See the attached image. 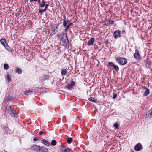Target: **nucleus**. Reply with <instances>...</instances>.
<instances>
[{"label":"nucleus","mask_w":152,"mask_h":152,"mask_svg":"<svg viewBox=\"0 0 152 152\" xmlns=\"http://www.w3.org/2000/svg\"><path fill=\"white\" fill-rule=\"evenodd\" d=\"M151 61L147 59L145 62V66L147 68H150L151 66Z\"/></svg>","instance_id":"nucleus-11"},{"label":"nucleus","mask_w":152,"mask_h":152,"mask_svg":"<svg viewBox=\"0 0 152 152\" xmlns=\"http://www.w3.org/2000/svg\"><path fill=\"white\" fill-rule=\"evenodd\" d=\"M65 88H66L68 89V90H72L73 88V86L70 84H69L67 86H66Z\"/></svg>","instance_id":"nucleus-24"},{"label":"nucleus","mask_w":152,"mask_h":152,"mask_svg":"<svg viewBox=\"0 0 152 152\" xmlns=\"http://www.w3.org/2000/svg\"><path fill=\"white\" fill-rule=\"evenodd\" d=\"M8 110V113L10 116L12 117H15V118H18V117L19 115L18 114L14 113L13 110L11 109V107L10 106L9 107Z\"/></svg>","instance_id":"nucleus-3"},{"label":"nucleus","mask_w":152,"mask_h":152,"mask_svg":"<svg viewBox=\"0 0 152 152\" xmlns=\"http://www.w3.org/2000/svg\"><path fill=\"white\" fill-rule=\"evenodd\" d=\"M0 42L1 44L4 46H5L7 44L6 43V40L5 38H2L0 39Z\"/></svg>","instance_id":"nucleus-17"},{"label":"nucleus","mask_w":152,"mask_h":152,"mask_svg":"<svg viewBox=\"0 0 152 152\" xmlns=\"http://www.w3.org/2000/svg\"><path fill=\"white\" fill-rule=\"evenodd\" d=\"M117 97V94L116 93H113V99H115Z\"/></svg>","instance_id":"nucleus-37"},{"label":"nucleus","mask_w":152,"mask_h":152,"mask_svg":"<svg viewBox=\"0 0 152 152\" xmlns=\"http://www.w3.org/2000/svg\"><path fill=\"white\" fill-rule=\"evenodd\" d=\"M39 139H40V138L39 137H37L34 139L33 141L35 142L38 141Z\"/></svg>","instance_id":"nucleus-34"},{"label":"nucleus","mask_w":152,"mask_h":152,"mask_svg":"<svg viewBox=\"0 0 152 152\" xmlns=\"http://www.w3.org/2000/svg\"><path fill=\"white\" fill-rule=\"evenodd\" d=\"M67 72L66 69H62L61 71V74L62 75H65Z\"/></svg>","instance_id":"nucleus-21"},{"label":"nucleus","mask_w":152,"mask_h":152,"mask_svg":"<svg viewBox=\"0 0 152 152\" xmlns=\"http://www.w3.org/2000/svg\"><path fill=\"white\" fill-rule=\"evenodd\" d=\"M45 10H44V9L42 10V9H40L39 10V11L38 12V13H40L41 14H42L43 12H45Z\"/></svg>","instance_id":"nucleus-33"},{"label":"nucleus","mask_w":152,"mask_h":152,"mask_svg":"<svg viewBox=\"0 0 152 152\" xmlns=\"http://www.w3.org/2000/svg\"><path fill=\"white\" fill-rule=\"evenodd\" d=\"M68 28H67V27H66V28H65V29H64V31H67V30L68 29Z\"/></svg>","instance_id":"nucleus-44"},{"label":"nucleus","mask_w":152,"mask_h":152,"mask_svg":"<svg viewBox=\"0 0 152 152\" xmlns=\"http://www.w3.org/2000/svg\"><path fill=\"white\" fill-rule=\"evenodd\" d=\"M59 25V24H55L51 25L50 35L51 36L53 35L58 31Z\"/></svg>","instance_id":"nucleus-2"},{"label":"nucleus","mask_w":152,"mask_h":152,"mask_svg":"<svg viewBox=\"0 0 152 152\" xmlns=\"http://www.w3.org/2000/svg\"><path fill=\"white\" fill-rule=\"evenodd\" d=\"M104 23H105V25L108 26L110 24H114V22L111 20H105Z\"/></svg>","instance_id":"nucleus-14"},{"label":"nucleus","mask_w":152,"mask_h":152,"mask_svg":"<svg viewBox=\"0 0 152 152\" xmlns=\"http://www.w3.org/2000/svg\"><path fill=\"white\" fill-rule=\"evenodd\" d=\"M115 59L116 61L121 65H124L127 62V60L124 58L118 56L116 57Z\"/></svg>","instance_id":"nucleus-1"},{"label":"nucleus","mask_w":152,"mask_h":152,"mask_svg":"<svg viewBox=\"0 0 152 152\" xmlns=\"http://www.w3.org/2000/svg\"><path fill=\"white\" fill-rule=\"evenodd\" d=\"M40 146L34 145L30 148V149L35 152H39Z\"/></svg>","instance_id":"nucleus-8"},{"label":"nucleus","mask_w":152,"mask_h":152,"mask_svg":"<svg viewBox=\"0 0 152 152\" xmlns=\"http://www.w3.org/2000/svg\"><path fill=\"white\" fill-rule=\"evenodd\" d=\"M58 37L59 38L61 41L63 40V39H64V37H65V40L66 39L68 41L67 36V34L66 33H64V32H63L61 34H58Z\"/></svg>","instance_id":"nucleus-7"},{"label":"nucleus","mask_w":152,"mask_h":152,"mask_svg":"<svg viewBox=\"0 0 152 152\" xmlns=\"http://www.w3.org/2000/svg\"><path fill=\"white\" fill-rule=\"evenodd\" d=\"M45 134V133H44V132L43 131H40V132H39V134L40 135H42V134Z\"/></svg>","instance_id":"nucleus-40"},{"label":"nucleus","mask_w":152,"mask_h":152,"mask_svg":"<svg viewBox=\"0 0 152 152\" xmlns=\"http://www.w3.org/2000/svg\"><path fill=\"white\" fill-rule=\"evenodd\" d=\"M113 127L115 129H119V125L117 123H115L113 125Z\"/></svg>","instance_id":"nucleus-27"},{"label":"nucleus","mask_w":152,"mask_h":152,"mask_svg":"<svg viewBox=\"0 0 152 152\" xmlns=\"http://www.w3.org/2000/svg\"><path fill=\"white\" fill-rule=\"evenodd\" d=\"M48 6H49V4H46L45 5V7L44 10H45V11H46L47 10V9L48 8Z\"/></svg>","instance_id":"nucleus-36"},{"label":"nucleus","mask_w":152,"mask_h":152,"mask_svg":"<svg viewBox=\"0 0 152 152\" xmlns=\"http://www.w3.org/2000/svg\"><path fill=\"white\" fill-rule=\"evenodd\" d=\"M142 88L145 90H147V89H148L147 87L145 86L142 87Z\"/></svg>","instance_id":"nucleus-42"},{"label":"nucleus","mask_w":152,"mask_h":152,"mask_svg":"<svg viewBox=\"0 0 152 152\" xmlns=\"http://www.w3.org/2000/svg\"><path fill=\"white\" fill-rule=\"evenodd\" d=\"M88 100L91 102H95L96 101H95V100L94 99V98L93 97H90L88 99Z\"/></svg>","instance_id":"nucleus-32"},{"label":"nucleus","mask_w":152,"mask_h":152,"mask_svg":"<svg viewBox=\"0 0 152 152\" xmlns=\"http://www.w3.org/2000/svg\"><path fill=\"white\" fill-rule=\"evenodd\" d=\"M33 93V92L32 91H30L29 90H26L25 92V94L28 95H31Z\"/></svg>","instance_id":"nucleus-22"},{"label":"nucleus","mask_w":152,"mask_h":152,"mask_svg":"<svg viewBox=\"0 0 152 152\" xmlns=\"http://www.w3.org/2000/svg\"><path fill=\"white\" fill-rule=\"evenodd\" d=\"M68 21L65 20H64V21H63V26L64 27H65L68 24Z\"/></svg>","instance_id":"nucleus-29"},{"label":"nucleus","mask_w":152,"mask_h":152,"mask_svg":"<svg viewBox=\"0 0 152 152\" xmlns=\"http://www.w3.org/2000/svg\"><path fill=\"white\" fill-rule=\"evenodd\" d=\"M95 41V38H91L90 40L88 42L87 45L88 46L93 45L94 42Z\"/></svg>","instance_id":"nucleus-13"},{"label":"nucleus","mask_w":152,"mask_h":152,"mask_svg":"<svg viewBox=\"0 0 152 152\" xmlns=\"http://www.w3.org/2000/svg\"><path fill=\"white\" fill-rule=\"evenodd\" d=\"M57 142L55 140H53L51 142V145L53 146L56 145V144Z\"/></svg>","instance_id":"nucleus-30"},{"label":"nucleus","mask_w":152,"mask_h":152,"mask_svg":"<svg viewBox=\"0 0 152 152\" xmlns=\"http://www.w3.org/2000/svg\"><path fill=\"white\" fill-rule=\"evenodd\" d=\"M73 139L72 138H69L66 141L67 142L70 144L71 143Z\"/></svg>","instance_id":"nucleus-28"},{"label":"nucleus","mask_w":152,"mask_h":152,"mask_svg":"<svg viewBox=\"0 0 152 152\" xmlns=\"http://www.w3.org/2000/svg\"><path fill=\"white\" fill-rule=\"evenodd\" d=\"M36 0H30V2H32L33 1H35Z\"/></svg>","instance_id":"nucleus-45"},{"label":"nucleus","mask_w":152,"mask_h":152,"mask_svg":"<svg viewBox=\"0 0 152 152\" xmlns=\"http://www.w3.org/2000/svg\"><path fill=\"white\" fill-rule=\"evenodd\" d=\"M108 65L110 67H113L114 69L117 72L119 71V69L118 66L117 65H115L112 62H109L108 64Z\"/></svg>","instance_id":"nucleus-4"},{"label":"nucleus","mask_w":152,"mask_h":152,"mask_svg":"<svg viewBox=\"0 0 152 152\" xmlns=\"http://www.w3.org/2000/svg\"><path fill=\"white\" fill-rule=\"evenodd\" d=\"M73 86L75 85V82L73 81L72 80L71 82V84Z\"/></svg>","instance_id":"nucleus-38"},{"label":"nucleus","mask_w":152,"mask_h":152,"mask_svg":"<svg viewBox=\"0 0 152 152\" xmlns=\"http://www.w3.org/2000/svg\"><path fill=\"white\" fill-rule=\"evenodd\" d=\"M68 24L70 26V25L72 24H73L72 23L70 22H69V20H68Z\"/></svg>","instance_id":"nucleus-41"},{"label":"nucleus","mask_w":152,"mask_h":152,"mask_svg":"<svg viewBox=\"0 0 152 152\" xmlns=\"http://www.w3.org/2000/svg\"><path fill=\"white\" fill-rule=\"evenodd\" d=\"M150 93V91L149 89H148L146 90V91H145L144 93L143 94V95L145 96H147Z\"/></svg>","instance_id":"nucleus-23"},{"label":"nucleus","mask_w":152,"mask_h":152,"mask_svg":"<svg viewBox=\"0 0 152 152\" xmlns=\"http://www.w3.org/2000/svg\"><path fill=\"white\" fill-rule=\"evenodd\" d=\"M126 31L125 29H123L121 33L122 34H124L125 33Z\"/></svg>","instance_id":"nucleus-39"},{"label":"nucleus","mask_w":152,"mask_h":152,"mask_svg":"<svg viewBox=\"0 0 152 152\" xmlns=\"http://www.w3.org/2000/svg\"><path fill=\"white\" fill-rule=\"evenodd\" d=\"M134 149L136 151H140L142 149V145L140 143L137 144L134 147Z\"/></svg>","instance_id":"nucleus-10"},{"label":"nucleus","mask_w":152,"mask_h":152,"mask_svg":"<svg viewBox=\"0 0 152 152\" xmlns=\"http://www.w3.org/2000/svg\"><path fill=\"white\" fill-rule=\"evenodd\" d=\"M69 26V25L68 24H67L66 26L65 27H67V28H68Z\"/></svg>","instance_id":"nucleus-47"},{"label":"nucleus","mask_w":152,"mask_h":152,"mask_svg":"<svg viewBox=\"0 0 152 152\" xmlns=\"http://www.w3.org/2000/svg\"><path fill=\"white\" fill-rule=\"evenodd\" d=\"M36 1L38 2L39 3H40V0H36Z\"/></svg>","instance_id":"nucleus-46"},{"label":"nucleus","mask_w":152,"mask_h":152,"mask_svg":"<svg viewBox=\"0 0 152 152\" xmlns=\"http://www.w3.org/2000/svg\"><path fill=\"white\" fill-rule=\"evenodd\" d=\"M88 152H92L91 151H89Z\"/></svg>","instance_id":"nucleus-49"},{"label":"nucleus","mask_w":152,"mask_h":152,"mask_svg":"<svg viewBox=\"0 0 152 152\" xmlns=\"http://www.w3.org/2000/svg\"><path fill=\"white\" fill-rule=\"evenodd\" d=\"M109 41L107 39H104V43L106 45H107L108 44Z\"/></svg>","instance_id":"nucleus-35"},{"label":"nucleus","mask_w":152,"mask_h":152,"mask_svg":"<svg viewBox=\"0 0 152 152\" xmlns=\"http://www.w3.org/2000/svg\"><path fill=\"white\" fill-rule=\"evenodd\" d=\"M131 152H134V151L132 150H131Z\"/></svg>","instance_id":"nucleus-48"},{"label":"nucleus","mask_w":152,"mask_h":152,"mask_svg":"<svg viewBox=\"0 0 152 152\" xmlns=\"http://www.w3.org/2000/svg\"><path fill=\"white\" fill-rule=\"evenodd\" d=\"M59 149L62 152H69L70 151L69 148L64 146H61Z\"/></svg>","instance_id":"nucleus-9"},{"label":"nucleus","mask_w":152,"mask_h":152,"mask_svg":"<svg viewBox=\"0 0 152 152\" xmlns=\"http://www.w3.org/2000/svg\"><path fill=\"white\" fill-rule=\"evenodd\" d=\"M45 5V2L44 1V0H42V3L39 4V6L41 7H43Z\"/></svg>","instance_id":"nucleus-25"},{"label":"nucleus","mask_w":152,"mask_h":152,"mask_svg":"<svg viewBox=\"0 0 152 152\" xmlns=\"http://www.w3.org/2000/svg\"><path fill=\"white\" fill-rule=\"evenodd\" d=\"M9 66L7 64L5 63L4 64V69L5 70H8L9 68Z\"/></svg>","instance_id":"nucleus-26"},{"label":"nucleus","mask_w":152,"mask_h":152,"mask_svg":"<svg viewBox=\"0 0 152 152\" xmlns=\"http://www.w3.org/2000/svg\"><path fill=\"white\" fill-rule=\"evenodd\" d=\"M5 48L8 51L11 52L13 51V50L12 49L7 45L6 44L5 46H4Z\"/></svg>","instance_id":"nucleus-18"},{"label":"nucleus","mask_w":152,"mask_h":152,"mask_svg":"<svg viewBox=\"0 0 152 152\" xmlns=\"http://www.w3.org/2000/svg\"><path fill=\"white\" fill-rule=\"evenodd\" d=\"M6 78L7 80L9 82H10L11 81V77L10 75V73L9 72H8L7 73V74L6 75Z\"/></svg>","instance_id":"nucleus-16"},{"label":"nucleus","mask_w":152,"mask_h":152,"mask_svg":"<svg viewBox=\"0 0 152 152\" xmlns=\"http://www.w3.org/2000/svg\"><path fill=\"white\" fill-rule=\"evenodd\" d=\"M41 142L42 143H43L45 145L47 146H49L50 145V143L48 141H46L45 140L42 139L41 140Z\"/></svg>","instance_id":"nucleus-15"},{"label":"nucleus","mask_w":152,"mask_h":152,"mask_svg":"<svg viewBox=\"0 0 152 152\" xmlns=\"http://www.w3.org/2000/svg\"><path fill=\"white\" fill-rule=\"evenodd\" d=\"M113 36L115 39H116L120 37L121 36V32L119 30L115 31L113 34Z\"/></svg>","instance_id":"nucleus-6"},{"label":"nucleus","mask_w":152,"mask_h":152,"mask_svg":"<svg viewBox=\"0 0 152 152\" xmlns=\"http://www.w3.org/2000/svg\"><path fill=\"white\" fill-rule=\"evenodd\" d=\"M42 79L43 81H45L47 79V76L46 75H43L42 77Z\"/></svg>","instance_id":"nucleus-31"},{"label":"nucleus","mask_w":152,"mask_h":152,"mask_svg":"<svg viewBox=\"0 0 152 152\" xmlns=\"http://www.w3.org/2000/svg\"><path fill=\"white\" fill-rule=\"evenodd\" d=\"M63 18H64V19H63V21H64V20H66V17L65 15H64L63 16Z\"/></svg>","instance_id":"nucleus-43"},{"label":"nucleus","mask_w":152,"mask_h":152,"mask_svg":"<svg viewBox=\"0 0 152 152\" xmlns=\"http://www.w3.org/2000/svg\"><path fill=\"white\" fill-rule=\"evenodd\" d=\"M139 50L137 49L135 50V53L134 55V58L137 60L141 59V56L139 53Z\"/></svg>","instance_id":"nucleus-5"},{"label":"nucleus","mask_w":152,"mask_h":152,"mask_svg":"<svg viewBox=\"0 0 152 152\" xmlns=\"http://www.w3.org/2000/svg\"><path fill=\"white\" fill-rule=\"evenodd\" d=\"M39 152H48V150L45 147L40 146Z\"/></svg>","instance_id":"nucleus-12"},{"label":"nucleus","mask_w":152,"mask_h":152,"mask_svg":"<svg viewBox=\"0 0 152 152\" xmlns=\"http://www.w3.org/2000/svg\"><path fill=\"white\" fill-rule=\"evenodd\" d=\"M149 115H152V107L151 109H150L147 113L146 114V117H148Z\"/></svg>","instance_id":"nucleus-19"},{"label":"nucleus","mask_w":152,"mask_h":152,"mask_svg":"<svg viewBox=\"0 0 152 152\" xmlns=\"http://www.w3.org/2000/svg\"><path fill=\"white\" fill-rule=\"evenodd\" d=\"M16 72L18 74H21L22 73V71L20 68L16 67L15 68Z\"/></svg>","instance_id":"nucleus-20"}]
</instances>
